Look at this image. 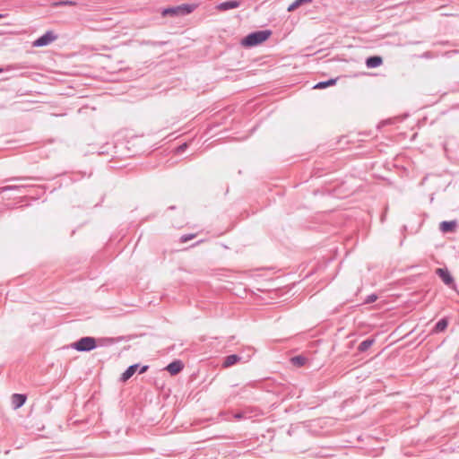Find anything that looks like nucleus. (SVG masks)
Listing matches in <instances>:
<instances>
[{
  "mask_svg": "<svg viewBox=\"0 0 459 459\" xmlns=\"http://www.w3.org/2000/svg\"><path fill=\"white\" fill-rule=\"evenodd\" d=\"M337 78H332L327 81L319 82L315 85V89H325L329 86L334 85Z\"/></svg>",
  "mask_w": 459,
  "mask_h": 459,
  "instance_id": "16",
  "label": "nucleus"
},
{
  "mask_svg": "<svg viewBox=\"0 0 459 459\" xmlns=\"http://www.w3.org/2000/svg\"><path fill=\"white\" fill-rule=\"evenodd\" d=\"M73 4H75V3L72 2V1H59V2H56L55 3V5L56 6H61V5H73Z\"/></svg>",
  "mask_w": 459,
  "mask_h": 459,
  "instance_id": "24",
  "label": "nucleus"
},
{
  "mask_svg": "<svg viewBox=\"0 0 459 459\" xmlns=\"http://www.w3.org/2000/svg\"><path fill=\"white\" fill-rule=\"evenodd\" d=\"M383 59L379 56H371L366 59V65L368 68H376L381 65Z\"/></svg>",
  "mask_w": 459,
  "mask_h": 459,
  "instance_id": "11",
  "label": "nucleus"
},
{
  "mask_svg": "<svg viewBox=\"0 0 459 459\" xmlns=\"http://www.w3.org/2000/svg\"><path fill=\"white\" fill-rule=\"evenodd\" d=\"M240 5V2L237 0H230L222 2L217 5L219 11H228L230 9L238 8Z\"/></svg>",
  "mask_w": 459,
  "mask_h": 459,
  "instance_id": "9",
  "label": "nucleus"
},
{
  "mask_svg": "<svg viewBox=\"0 0 459 459\" xmlns=\"http://www.w3.org/2000/svg\"><path fill=\"white\" fill-rule=\"evenodd\" d=\"M29 186L27 185H8L0 187V194L6 192V191H12V190H21L22 188H26Z\"/></svg>",
  "mask_w": 459,
  "mask_h": 459,
  "instance_id": "17",
  "label": "nucleus"
},
{
  "mask_svg": "<svg viewBox=\"0 0 459 459\" xmlns=\"http://www.w3.org/2000/svg\"><path fill=\"white\" fill-rule=\"evenodd\" d=\"M187 146H188V145H187V143H184L180 144V145L176 149V152H177V153H178V154H179V153L184 152L186 150Z\"/></svg>",
  "mask_w": 459,
  "mask_h": 459,
  "instance_id": "23",
  "label": "nucleus"
},
{
  "mask_svg": "<svg viewBox=\"0 0 459 459\" xmlns=\"http://www.w3.org/2000/svg\"><path fill=\"white\" fill-rule=\"evenodd\" d=\"M448 325V320L446 318L440 319L432 329V333H438L446 329Z\"/></svg>",
  "mask_w": 459,
  "mask_h": 459,
  "instance_id": "13",
  "label": "nucleus"
},
{
  "mask_svg": "<svg viewBox=\"0 0 459 459\" xmlns=\"http://www.w3.org/2000/svg\"><path fill=\"white\" fill-rule=\"evenodd\" d=\"M5 16H6V14L0 13V19L4 18Z\"/></svg>",
  "mask_w": 459,
  "mask_h": 459,
  "instance_id": "29",
  "label": "nucleus"
},
{
  "mask_svg": "<svg viewBox=\"0 0 459 459\" xmlns=\"http://www.w3.org/2000/svg\"><path fill=\"white\" fill-rule=\"evenodd\" d=\"M300 5L299 3L297 4V0H295L291 4H290L287 8L288 12H294L296 9H298Z\"/></svg>",
  "mask_w": 459,
  "mask_h": 459,
  "instance_id": "21",
  "label": "nucleus"
},
{
  "mask_svg": "<svg viewBox=\"0 0 459 459\" xmlns=\"http://www.w3.org/2000/svg\"><path fill=\"white\" fill-rule=\"evenodd\" d=\"M196 236V234H185V235H182L179 238V241L181 243H186L193 238H195Z\"/></svg>",
  "mask_w": 459,
  "mask_h": 459,
  "instance_id": "19",
  "label": "nucleus"
},
{
  "mask_svg": "<svg viewBox=\"0 0 459 459\" xmlns=\"http://www.w3.org/2000/svg\"><path fill=\"white\" fill-rule=\"evenodd\" d=\"M241 359V357L237 354H231L224 358V360L222 362L223 368H229L236 363H238Z\"/></svg>",
  "mask_w": 459,
  "mask_h": 459,
  "instance_id": "12",
  "label": "nucleus"
},
{
  "mask_svg": "<svg viewBox=\"0 0 459 459\" xmlns=\"http://www.w3.org/2000/svg\"><path fill=\"white\" fill-rule=\"evenodd\" d=\"M201 242H202V240H200V241H198V242H195V243L193 245V247H195V246L198 245V244H199V243H201Z\"/></svg>",
  "mask_w": 459,
  "mask_h": 459,
  "instance_id": "30",
  "label": "nucleus"
},
{
  "mask_svg": "<svg viewBox=\"0 0 459 459\" xmlns=\"http://www.w3.org/2000/svg\"><path fill=\"white\" fill-rule=\"evenodd\" d=\"M375 342V339L373 338H368L364 341H362L359 346H358V351L359 352H365L366 351H368Z\"/></svg>",
  "mask_w": 459,
  "mask_h": 459,
  "instance_id": "14",
  "label": "nucleus"
},
{
  "mask_svg": "<svg viewBox=\"0 0 459 459\" xmlns=\"http://www.w3.org/2000/svg\"><path fill=\"white\" fill-rule=\"evenodd\" d=\"M198 7L197 4H182L177 6H172L163 9L161 12L162 16H186L193 13Z\"/></svg>",
  "mask_w": 459,
  "mask_h": 459,
  "instance_id": "2",
  "label": "nucleus"
},
{
  "mask_svg": "<svg viewBox=\"0 0 459 459\" xmlns=\"http://www.w3.org/2000/svg\"><path fill=\"white\" fill-rule=\"evenodd\" d=\"M72 347L78 351H91L97 347V343L95 338L87 336L74 342Z\"/></svg>",
  "mask_w": 459,
  "mask_h": 459,
  "instance_id": "3",
  "label": "nucleus"
},
{
  "mask_svg": "<svg viewBox=\"0 0 459 459\" xmlns=\"http://www.w3.org/2000/svg\"><path fill=\"white\" fill-rule=\"evenodd\" d=\"M290 361L296 367H302L305 365L307 359L301 355H299L292 357Z\"/></svg>",
  "mask_w": 459,
  "mask_h": 459,
  "instance_id": "18",
  "label": "nucleus"
},
{
  "mask_svg": "<svg viewBox=\"0 0 459 459\" xmlns=\"http://www.w3.org/2000/svg\"><path fill=\"white\" fill-rule=\"evenodd\" d=\"M146 44L152 46V47H157V46H162L165 43L164 42H156V41H147Z\"/></svg>",
  "mask_w": 459,
  "mask_h": 459,
  "instance_id": "25",
  "label": "nucleus"
},
{
  "mask_svg": "<svg viewBox=\"0 0 459 459\" xmlns=\"http://www.w3.org/2000/svg\"><path fill=\"white\" fill-rule=\"evenodd\" d=\"M28 178H22V177H13V178H10L8 179H6L5 181H8V182H12V181H21V180H23V179H27ZM30 179H38L37 178H29Z\"/></svg>",
  "mask_w": 459,
  "mask_h": 459,
  "instance_id": "22",
  "label": "nucleus"
},
{
  "mask_svg": "<svg viewBox=\"0 0 459 459\" xmlns=\"http://www.w3.org/2000/svg\"><path fill=\"white\" fill-rule=\"evenodd\" d=\"M456 228V222L455 221H444L439 224V230L444 232H453Z\"/></svg>",
  "mask_w": 459,
  "mask_h": 459,
  "instance_id": "10",
  "label": "nucleus"
},
{
  "mask_svg": "<svg viewBox=\"0 0 459 459\" xmlns=\"http://www.w3.org/2000/svg\"><path fill=\"white\" fill-rule=\"evenodd\" d=\"M234 419L236 420H242L245 418V414L244 412H236L234 415H233Z\"/></svg>",
  "mask_w": 459,
  "mask_h": 459,
  "instance_id": "26",
  "label": "nucleus"
},
{
  "mask_svg": "<svg viewBox=\"0 0 459 459\" xmlns=\"http://www.w3.org/2000/svg\"><path fill=\"white\" fill-rule=\"evenodd\" d=\"M140 364L138 363L129 366L126 369V371L121 375L120 381L125 383L127 380H129L134 376V374L138 370Z\"/></svg>",
  "mask_w": 459,
  "mask_h": 459,
  "instance_id": "7",
  "label": "nucleus"
},
{
  "mask_svg": "<svg viewBox=\"0 0 459 459\" xmlns=\"http://www.w3.org/2000/svg\"><path fill=\"white\" fill-rule=\"evenodd\" d=\"M184 368V364L181 360H174L170 362L167 367L166 370L171 375L175 376L180 373Z\"/></svg>",
  "mask_w": 459,
  "mask_h": 459,
  "instance_id": "6",
  "label": "nucleus"
},
{
  "mask_svg": "<svg viewBox=\"0 0 459 459\" xmlns=\"http://www.w3.org/2000/svg\"><path fill=\"white\" fill-rule=\"evenodd\" d=\"M28 67L29 65L26 63H16L8 65L5 68H0V73H3L4 71L26 69Z\"/></svg>",
  "mask_w": 459,
  "mask_h": 459,
  "instance_id": "15",
  "label": "nucleus"
},
{
  "mask_svg": "<svg viewBox=\"0 0 459 459\" xmlns=\"http://www.w3.org/2000/svg\"><path fill=\"white\" fill-rule=\"evenodd\" d=\"M377 296L376 294H371V295H368L366 299H365V303L366 304H370V303H373L377 300Z\"/></svg>",
  "mask_w": 459,
  "mask_h": 459,
  "instance_id": "20",
  "label": "nucleus"
},
{
  "mask_svg": "<svg viewBox=\"0 0 459 459\" xmlns=\"http://www.w3.org/2000/svg\"><path fill=\"white\" fill-rule=\"evenodd\" d=\"M314 0H297V4L299 3V4L301 6L303 4H311Z\"/></svg>",
  "mask_w": 459,
  "mask_h": 459,
  "instance_id": "27",
  "label": "nucleus"
},
{
  "mask_svg": "<svg viewBox=\"0 0 459 459\" xmlns=\"http://www.w3.org/2000/svg\"><path fill=\"white\" fill-rule=\"evenodd\" d=\"M27 396L22 394H13L12 395V405L13 409L21 408L26 402Z\"/></svg>",
  "mask_w": 459,
  "mask_h": 459,
  "instance_id": "8",
  "label": "nucleus"
},
{
  "mask_svg": "<svg viewBox=\"0 0 459 459\" xmlns=\"http://www.w3.org/2000/svg\"><path fill=\"white\" fill-rule=\"evenodd\" d=\"M149 368V366L148 365H144L143 367H139V374H143V373H145Z\"/></svg>",
  "mask_w": 459,
  "mask_h": 459,
  "instance_id": "28",
  "label": "nucleus"
},
{
  "mask_svg": "<svg viewBox=\"0 0 459 459\" xmlns=\"http://www.w3.org/2000/svg\"><path fill=\"white\" fill-rule=\"evenodd\" d=\"M57 38V35L52 30H48L45 34L34 40L32 46L36 48L45 47L54 42Z\"/></svg>",
  "mask_w": 459,
  "mask_h": 459,
  "instance_id": "4",
  "label": "nucleus"
},
{
  "mask_svg": "<svg viewBox=\"0 0 459 459\" xmlns=\"http://www.w3.org/2000/svg\"><path fill=\"white\" fill-rule=\"evenodd\" d=\"M436 273L441 278L443 282L450 286L454 283V278L446 268H437Z\"/></svg>",
  "mask_w": 459,
  "mask_h": 459,
  "instance_id": "5",
  "label": "nucleus"
},
{
  "mask_svg": "<svg viewBox=\"0 0 459 459\" xmlns=\"http://www.w3.org/2000/svg\"><path fill=\"white\" fill-rule=\"evenodd\" d=\"M3 33L0 31V36L2 35Z\"/></svg>",
  "mask_w": 459,
  "mask_h": 459,
  "instance_id": "31",
  "label": "nucleus"
},
{
  "mask_svg": "<svg viewBox=\"0 0 459 459\" xmlns=\"http://www.w3.org/2000/svg\"><path fill=\"white\" fill-rule=\"evenodd\" d=\"M271 35L272 31L270 30H256L243 38L241 45L246 48L255 47L267 40Z\"/></svg>",
  "mask_w": 459,
  "mask_h": 459,
  "instance_id": "1",
  "label": "nucleus"
}]
</instances>
